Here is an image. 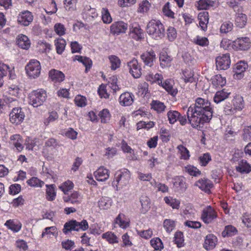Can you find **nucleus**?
Instances as JSON below:
<instances>
[{"label": "nucleus", "mask_w": 251, "mask_h": 251, "mask_svg": "<svg viewBox=\"0 0 251 251\" xmlns=\"http://www.w3.org/2000/svg\"><path fill=\"white\" fill-rule=\"evenodd\" d=\"M151 108L156 111L157 113H163L166 108L163 102L157 100H153L151 103Z\"/></svg>", "instance_id": "obj_31"}, {"label": "nucleus", "mask_w": 251, "mask_h": 251, "mask_svg": "<svg viewBox=\"0 0 251 251\" xmlns=\"http://www.w3.org/2000/svg\"><path fill=\"white\" fill-rule=\"evenodd\" d=\"M17 44L19 47L24 50H27L30 45V43L28 37L23 34L18 35Z\"/></svg>", "instance_id": "obj_25"}, {"label": "nucleus", "mask_w": 251, "mask_h": 251, "mask_svg": "<svg viewBox=\"0 0 251 251\" xmlns=\"http://www.w3.org/2000/svg\"><path fill=\"white\" fill-rule=\"evenodd\" d=\"M47 98V94L43 89L32 92L29 97V103L34 107H37L44 103Z\"/></svg>", "instance_id": "obj_5"}, {"label": "nucleus", "mask_w": 251, "mask_h": 251, "mask_svg": "<svg viewBox=\"0 0 251 251\" xmlns=\"http://www.w3.org/2000/svg\"><path fill=\"white\" fill-rule=\"evenodd\" d=\"M146 31L151 38L155 40L161 39L165 35L164 26L159 21H150L147 25Z\"/></svg>", "instance_id": "obj_2"}, {"label": "nucleus", "mask_w": 251, "mask_h": 251, "mask_svg": "<svg viewBox=\"0 0 251 251\" xmlns=\"http://www.w3.org/2000/svg\"><path fill=\"white\" fill-rule=\"evenodd\" d=\"M99 116L101 119V122L106 123L110 120V114L108 109H104L99 112Z\"/></svg>", "instance_id": "obj_49"}, {"label": "nucleus", "mask_w": 251, "mask_h": 251, "mask_svg": "<svg viewBox=\"0 0 251 251\" xmlns=\"http://www.w3.org/2000/svg\"><path fill=\"white\" fill-rule=\"evenodd\" d=\"M160 83V85L172 96L175 97L177 94V89L174 87V82L172 80L167 79L164 82L161 81Z\"/></svg>", "instance_id": "obj_19"}, {"label": "nucleus", "mask_w": 251, "mask_h": 251, "mask_svg": "<svg viewBox=\"0 0 251 251\" xmlns=\"http://www.w3.org/2000/svg\"><path fill=\"white\" fill-rule=\"evenodd\" d=\"M250 40L248 37L238 38L232 42L231 47L237 50H247L250 47Z\"/></svg>", "instance_id": "obj_8"}, {"label": "nucleus", "mask_w": 251, "mask_h": 251, "mask_svg": "<svg viewBox=\"0 0 251 251\" xmlns=\"http://www.w3.org/2000/svg\"><path fill=\"white\" fill-rule=\"evenodd\" d=\"M129 28L130 35L136 40H139L144 38L143 31L137 23L131 24L129 25Z\"/></svg>", "instance_id": "obj_13"}, {"label": "nucleus", "mask_w": 251, "mask_h": 251, "mask_svg": "<svg viewBox=\"0 0 251 251\" xmlns=\"http://www.w3.org/2000/svg\"><path fill=\"white\" fill-rule=\"evenodd\" d=\"M134 95L128 92H125L121 95L119 98V102L122 106H129L134 100Z\"/></svg>", "instance_id": "obj_18"}, {"label": "nucleus", "mask_w": 251, "mask_h": 251, "mask_svg": "<svg viewBox=\"0 0 251 251\" xmlns=\"http://www.w3.org/2000/svg\"><path fill=\"white\" fill-rule=\"evenodd\" d=\"M216 64L218 69L226 70L230 64L229 54L226 53L222 56H218L216 59Z\"/></svg>", "instance_id": "obj_10"}, {"label": "nucleus", "mask_w": 251, "mask_h": 251, "mask_svg": "<svg viewBox=\"0 0 251 251\" xmlns=\"http://www.w3.org/2000/svg\"><path fill=\"white\" fill-rule=\"evenodd\" d=\"M8 228L13 231L14 232H18L22 227V224L18 221H14L13 220H8L5 224Z\"/></svg>", "instance_id": "obj_33"}, {"label": "nucleus", "mask_w": 251, "mask_h": 251, "mask_svg": "<svg viewBox=\"0 0 251 251\" xmlns=\"http://www.w3.org/2000/svg\"><path fill=\"white\" fill-rule=\"evenodd\" d=\"M235 11H238L235 19V24L240 28H243L246 25L247 21V17L246 14L239 13V7L238 5L235 4L231 5Z\"/></svg>", "instance_id": "obj_14"}, {"label": "nucleus", "mask_w": 251, "mask_h": 251, "mask_svg": "<svg viewBox=\"0 0 251 251\" xmlns=\"http://www.w3.org/2000/svg\"><path fill=\"white\" fill-rule=\"evenodd\" d=\"M74 61L77 60L82 63L86 67L85 70L87 71L88 69H90L92 65V60L88 57H84L80 55H75L73 58Z\"/></svg>", "instance_id": "obj_32"}, {"label": "nucleus", "mask_w": 251, "mask_h": 251, "mask_svg": "<svg viewBox=\"0 0 251 251\" xmlns=\"http://www.w3.org/2000/svg\"><path fill=\"white\" fill-rule=\"evenodd\" d=\"M89 227L88 222L85 220H83L80 222L76 220H71L65 223L63 229L65 234L72 230L79 231L82 230L85 231Z\"/></svg>", "instance_id": "obj_4"}, {"label": "nucleus", "mask_w": 251, "mask_h": 251, "mask_svg": "<svg viewBox=\"0 0 251 251\" xmlns=\"http://www.w3.org/2000/svg\"><path fill=\"white\" fill-rule=\"evenodd\" d=\"M140 57L145 65L151 67L156 59V55L154 51L151 50L144 52Z\"/></svg>", "instance_id": "obj_16"}, {"label": "nucleus", "mask_w": 251, "mask_h": 251, "mask_svg": "<svg viewBox=\"0 0 251 251\" xmlns=\"http://www.w3.org/2000/svg\"><path fill=\"white\" fill-rule=\"evenodd\" d=\"M140 201L141 204L142 212L145 213L150 208V201L149 198L146 196H142Z\"/></svg>", "instance_id": "obj_40"}, {"label": "nucleus", "mask_w": 251, "mask_h": 251, "mask_svg": "<svg viewBox=\"0 0 251 251\" xmlns=\"http://www.w3.org/2000/svg\"><path fill=\"white\" fill-rule=\"evenodd\" d=\"M236 170L242 174L249 173L251 171V167L246 160L243 159L239 162Z\"/></svg>", "instance_id": "obj_28"}, {"label": "nucleus", "mask_w": 251, "mask_h": 251, "mask_svg": "<svg viewBox=\"0 0 251 251\" xmlns=\"http://www.w3.org/2000/svg\"><path fill=\"white\" fill-rule=\"evenodd\" d=\"M125 219L126 216L123 213H120L116 218L115 223L121 227L126 228L129 226V223L125 220Z\"/></svg>", "instance_id": "obj_38"}, {"label": "nucleus", "mask_w": 251, "mask_h": 251, "mask_svg": "<svg viewBox=\"0 0 251 251\" xmlns=\"http://www.w3.org/2000/svg\"><path fill=\"white\" fill-rule=\"evenodd\" d=\"M237 232V230L235 227L229 225L225 227L224 230L222 232V235L224 237L231 236L235 235Z\"/></svg>", "instance_id": "obj_43"}, {"label": "nucleus", "mask_w": 251, "mask_h": 251, "mask_svg": "<svg viewBox=\"0 0 251 251\" xmlns=\"http://www.w3.org/2000/svg\"><path fill=\"white\" fill-rule=\"evenodd\" d=\"M130 178V173L126 169L117 171L115 174V179L112 182L113 186H116L117 190L126 186Z\"/></svg>", "instance_id": "obj_3"}, {"label": "nucleus", "mask_w": 251, "mask_h": 251, "mask_svg": "<svg viewBox=\"0 0 251 251\" xmlns=\"http://www.w3.org/2000/svg\"><path fill=\"white\" fill-rule=\"evenodd\" d=\"M200 164L202 166H206L208 162L211 160V157L209 153H205L199 157Z\"/></svg>", "instance_id": "obj_51"}, {"label": "nucleus", "mask_w": 251, "mask_h": 251, "mask_svg": "<svg viewBox=\"0 0 251 251\" xmlns=\"http://www.w3.org/2000/svg\"><path fill=\"white\" fill-rule=\"evenodd\" d=\"M184 171L190 175L197 176L201 174V172L193 166H187L184 168Z\"/></svg>", "instance_id": "obj_50"}, {"label": "nucleus", "mask_w": 251, "mask_h": 251, "mask_svg": "<svg viewBox=\"0 0 251 251\" xmlns=\"http://www.w3.org/2000/svg\"><path fill=\"white\" fill-rule=\"evenodd\" d=\"M217 239L216 236L212 234H208L205 237L203 247L206 250L213 249L216 246Z\"/></svg>", "instance_id": "obj_20"}, {"label": "nucleus", "mask_w": 251, "mask_h": 251, "mask_svg": "<svg viewBox=\"0 0 251 251\" xmlns=\"http://www.w3.org/2000/svg\"><path fill=\"white\" fill-rule=\"evenodd\" d=\"M231 93L228 90L223 89L217 91L214 97V101L218 103L228 98Z\"/></svg>", "instance_id": "obj_22"}, {"label": "nucleus", "mask_w": 251, "mask_h": 251, "mask_svg": "<svg viewBox=\"0 0 251 251\" xmlns=\"http://www.w3.org/2000/svg\"><path fill=\"white\" fill-rule=\"evenodd\" d=\"M207 12H201L199 13L198 15L200 26L203 31H205L207 29V25L209 20Z\"/></svg>", "instance_id": "obj_27"}, {"label": "nucleus", "mask_w": 251, "mask_h": 251, "mask_svg": "<svg viewBox=\"0 0 251 251\" xmlns=\"http://www.w3.org/2000/svg\"><path fill=\"white\" fill-rule=\"evenodd\" d=\"M212 84L215 86H223L226 83L225 78L223 77L221 75H216L211 79Z\"/></svg>", "instance_id": "obj_41"}, {"label": "nucleus", "mask_w": 251, "mask_h": 251, "mask_svg": "<svg viewBox=\"0 0 251 251\" xmlns=\"http://www.w3.org/2000/svg\"><path fill=\"white\" fill-rule=\"evenodd\" d=\"M27 184L32 187H40L44 184V182L41 181L37 177H32L27 181Z\"/></svg>", "instance_id": "obj_56"}, {"label": "nucleus", "mask_w": 251, "mask_h": 251, "mask_svg": "<svg viewBox=\"0 0 251 251\" xmlns=\"http://www.w3.org/2000/svg\"><path fill=\"white\" fill-rule=\"evenodd\" d=\"M128 25L123 21L113 23L110 26L111 32L113 34H119L125 33L127 29Z\"/></svg>", "instance_id": "obj_12"}, {"label": "nucleus", "mask_w": 251, "mask_h": 251, "mask_svg": "<svg viewBox=\"0 0 251 251\" xmlns=\"http://www.w3.org/2000/svg\"><path fill=\"white\" fill-rule=\"evenodd\" d=\"M112 199L108 197H102L98 201V206L100 209L105 210L109 208L112 205Z\"/></svg>", "instance_id": "obj_29"}, {"label": "nucleus", "mask_w": 251, "mask_h": 251, "mask_svg": "<svg viewBox=\"0 0 251 251\" xmlns=\"http://www.w3.org/2000/svg\"><path fill=\"white\" fill-rule=\"evenodd\" d=\"M167 34L169 40L173 41L176 37V31L174 27L170 26L167 30Z\"/></svg>", "instance_id": "obj_60"}, {"label": "nucleus", "mask_w": 251, "mask_h": 251, "mask_svg": "<svg viewBox=\"0 0 251 251\" xmlns=\"http://www.w3.org/2000/svg\"><path fill=\"white\" fill-rule=\"evenodd\" d=\"M183 78L186 83H192L195 81V79L194 77V73L188 70H185L183 72Z\"/></svg>", "instance_id": "obj_48"}, {"label": "nucleus", "mask_w": 251, "mask_h": 251, "mask_svg": "<svg viewBox=\"0 0 251 251\" xmlns=\"http://www.w3.org/2000/svg\"><path fill=\"white\" fill-rule=\"evenodd\" d=\"M213 111L211 103L201 98H197L194 105H191L187 111L189 123L194 128L201 127L211 119Z\"/></svg>", "instance_id": "obj_1"}, {"label": "nucleus", "mask_w": 251, "mask_h": 251, "mask_svg": "<svg viewBox=\"0 0 251 251\" xmlns=\"http://www.w3.org/2000/svg\"><path fill=\"white\" fill-rule=\"evenodd\" d=\"M233 26V24L231 22H225L221 25L220 31L222 33H226L232 30Z\"/></svg>", "instance_id": "obj_53"}, {"label": "nucleus", "mask_w": 251, "mask_h": 251, "mask_svg": "<svg viewBox=\"0 0 251 251\" xmlns=\"http://www.w3.org/2000/svg\"><path fill=\"white\" fill-rule=\"evenodd\" d=\"M195 185L199 187L202 190L207 192L210 191V189L213 187L212 182L206 178L199 180L196 182Z\"/></svg>", "instance_id": "obj_21"}, {"label": "nucleus", "mask_w": 251, "mask_h": 251, "mask_svg": "<svg viewBox=\"0 0 251 251\" xmlns=\"http://www.w3.org/2000/svg\"><path fill=\"white\" fill-rule=\"evenodd\" d=\"M109 59L111 63L112 70H115L120 67L121 61L118 57L116 55H110L109 56Z\"/></svg>", "instance_id": "obj_45"}, {"label": "nucleus", "mask_w": 251, "mask_h": 251, "mask_svg": "<svg viewBox=\"0 0 251 251\" xmlns=\"http://www.w3.org/2000/svg\"><path fill=\"white\" fill-rule=\"evenodd\" d=\"M102 13V20L104 23L110 24L112 21V18L110 14L106 8H102L101 11Z\"/></svg>", "instance_id": "obj_55"}, {"label": "nucleus", "mask_w": 251, "mask_h": 251, "mask_svg": "<svg viewBox=\"0 0 251 251\" xmlns=\"http://www.w3.org/2000/svg\"><path fill=\"white\" fill-rule=\"evenodd\" d=\"M136 0H118V4L120 7L130 6L134 4Z\"/></svg>", "instance_id": "obj_64"}, {"label": "nucleus", "mask_w": 251, "mask_h": 251, "mask_svg": "<svg viewBox=\"0 0 251 251\" xmlns=\"http://www.w3.org/2000/svg\"><path fill=\"white\" fill-rule=\"evenodd\" d=\"M174 185L178 188V190L181 191H185L187 188V185L183 179L182 178H178L174 183Z\"/></svg>", "instance_id": "obj_58"}, {"label": "nucleus", "mask_w": 251, "mask_h": 251, "mask_svg": "<svg viewBox=\"0 0 251 251\" xmlns=\"http://www.w3.org/2000/svg\"><path fill=\"white\" fill-rule=\"evenodd\" d=\"M193 42L198 45L202 47H206L209 44V41L207 38L197 36L193 39Z\"/></svg>", "instance_id": "obj_46"}, {"label": "nucleus", "mask_w": 251, "mask_h": 251, "mask_svg": "<svg viewBox=\"0 0 251 251\" xmlns=\"http://www.w3.org/2000/svg\"><path fill=\"white\" fill-rule=\"evenodd\" d=\"M163 226L166 231L170 233L175 227V221L171 219H165L163 222Z\"/></svg>", "instance_id": "obj_47"}, {"label": "nucleus", "mask_w": 251, "mask_h": 251, "mask_svg": "<svg viewBox=\"0 0 251 251\" xmlns=\"http://www.w3.org/2000/svg\"><path fill=\"white\" fill-rule=\"evenodd\" d=\"M41 69L40 63L36 59H31L25 67L27 75L31 78L38 77L40 74Z\"/></svg>", "instance_id": "obj_6"}, {"label": "nucleus", "mask_w": 251, "mask_h": 251, "mask_svg": "<svg viewBox=\"0 0 251 251\" xmlns=\"http://www.w3.org/2000/svg\"><path fill=\"white\" fill-rule=\"evenodd\" d=\"M177 149L181 154V158L184 160H187L189 158L190 153L189 151L186 148L182 145L177 146Z\"/></svg>", "instance_id": "obj_54"}, {"label": "nucleus", "mask_w": 251, "mask_h": 251, "mask_svg": "<svg viewBox=\"0 0 251 251\" xmlns=\"http://www.w3.org/2000/svg\"><path fill=\"white\" fill-rule=\"evenodd\" d=\"M247 67V64L240 62L236 64L234 69V77L236 79H240L244 76V72Z\"/></svg>", "instance_id": "obj_24"}, {"label": "nucleus", "mask_w": 251, "mask_h": 251, "mask_svg": "<svg viewBox=\"0 0 251 251\" xmlns=\"http://www.w3.org/2000/svg\"><path fill=\"white\" fill-rule=\"evenodd\" d=\"M49 77L54 82H60L64 80L65 75L61 72L53 69L50 71Z\"/></svg>", "instance_id": "obj_26"}, {"label": "nucleus", "mask_w": 251, "mask_h": 251, "mask_svg": "<svg viewBox=\"0 0 251 251\" xmlns=\"http://www.w3.org/2000/svg\"><path fill=\"white\" fill-rule=\"evenodd\" d=\"M232 105L236 111L242 110L244 105L243 98L242 96L237 95L234 97L232 100Z\"/></svg>", "instance_id": "obj_30"}, {"label": "nucleus", "mask_w": 251, "mask_h": 251, "mask_svg": "<svg viewBox=\"0 0 251 251\" xmlns=\"http://www.w3.org/2000/svg\"><path fill=\"white\" fill-rule=\"evenodd\" d=\"M59 146L58 142L54 138H51L48 139L45 142V147H52L55 149Z\"/></svg>", "instance_id": "obj_63"}, {"label": "nucleus", "mask_w": 251, "mask_h": 251, "mask_svg": "<svg viewBox=\"0 0 251 251\" xmlns=\"http://www.w3.org/2000/svg\"><path fill=\"white\" fill-rule=\"evenodd\" d=\"M94 175L98 181H104L109 177V171L104 167H100L94 172Z\"/></svg>", "instance_id": "obj_17"}, {"label": "nucleus", "mask_w": 251, "mask_h": 251, "mask_svg": "<svg viewBox=\"0 0 251 251\" xmlns=\"http://www.w3.org/2000/svg\"><path fill=\"white\" fill-rule=\"evenodd\" d=\"M33 19V16L31 12L25 11L19 15L17 21L23 25L28 26L32 22Z\"/></svg>", "instance_id": "obj_15"}, {"label": "nucleus", "mask_w": 251, "mask_h": 251, "mask_svg": "<svg viewBox=\"0 0 251 251\" xmlns=\"http://www.w3.org/2000/svg\"><path fill=\"white\" fill-rule=\"evenodd\" d=\"M106 86L101 84L100 86L98 92L101 98L107 99L109 98V95L108 94L106 89Z\"/></svg>", "instance_id": "obj_62"}, {"label": "nucleus", "mask_w": 251, "mask_h": 251, "mask_svg": "<svg viewBox=\"0 0 251 251\" xmlns=\"http://www.w3.org/2000/svg\"><path fill=\"white\" fill-rule=\"evenodd\" d=\"M165 202L173 209H178L179 208L180 201L171 197H165L164 198Z\"/></svg>", "instance_id": "obj_34"}, {"label": "nucleus", "mask_w": 251, "mask_h": 251, "mask_svg": "<svg viewBox=\"0 0 251 251\" xmlns=\"http://www.w3.org/2000/svg\"><path fill=\"white\" fill-rule=\"evenodd\" d=\"M159 60L161 66L163 68L169 65L172 61V58L166 52H163L160 55Z\"/></svg>", "instance_id": "obj_39"}, {"label": "nucleus", "mask_w": 251, "mask_h": 251, "mask_svg": "<svg viewBox=\"0 0 251 251\" xmlns=\"http://www.w3.org/2000/svg\"><path fill=\"white\" fill-rule=\"evenodd\" d=\"M55 45L56 46L57 53L61 54L65 49L66 41L62 38L58 39L55 41Z\"/></svg>", "instance_id": "obj_44"}, {"label": "nucleus", "mask_w": 251, "mask_h": 251, "mask_svg": "<svg viewBox=\"0 0 251 251\" xmlns=\"http://www.w3.org/2000/svg\"><path fill=\"white\" fill-rule=\"evenodd\" d=\"M129 73L133 77L139 78L141 75V68L137 59L134 58L127 63Z\"/></svg>", "instance_id": "obj_11"}, {"label": "nucleus", "mask_w": 251, "mask_h": 251, "mask_svg": "<svg viewBox=\"0 0 251 251\" xmlns=\"http://www.w3.org/2000/svg\"><path fill=\"white\" fill-rule=\"evenodd\" d=\"M151 7L150 3L147 0H143L140 4L138 12L140 13L147 12Z\"/></svg>", "instance_id": "obj_57"}, {"label": "nucleus", "mask_w": 251, "mask_h": 251, "mask_svg": "<svg viewBox=\"0 0 251 251\" xmlns=\"http://www.w3.org/2000/svg\"><path fill=\"white\" fill-rule=\"evenodd\" d=\"M73 187L74 184L72 182L68 180L64 182L59 188L65 194H67V192L71 190Z\"/></svg>", "instance_id": "obj_61"}, {"label": "nucleus", "mask_w": 251, "mask_h": 251, "mask_svg": "<svg viewBox=\"0 0 251 251\" xmlns=\"http://www.w3.org/2000/svg\"><path fill=\"white\" fill-rule=\"evenodd\" d=\"M213 1L210 0H200L198 2V7L200 9H206L212 6Z\"/></svg>", "instance_id": "obj_59"}, {"label": "nucleus", "mask_w": 251, "mask_h": 251, "mask_svg": "<svg viewBox=\"0 0 251 251\" xmlns=\"http://www.w3.org/2000/svg\"><path fill=\"white\" fill-rule=\"evenodd\" d=\"M150 243L151 246L155 250H161L163 248V243L159 238L151 239Z\"/></svg>", "instance_id": "obj_52"}, {"label": "nucleus", "mask_w": 251, "mask_h": 251, "mask_svg": "<svg viewBox=\"0 0 251 251\" xmlns=\"http://www.w3.org/2000/svg\"><path fill=\"white\" fill-rule=\"evenodd\" d=\"M102 237L105 239L109 243H118V237L111 232H107L102 235Z\"/></svg>", "instance_id": "obj_42"}, {"label": "nucleus", "mask_w": 251, "mask_h": 251, "mask_svg": "<svg viewBox=\"0 0 251 251\" xmlns=\"http://www.w3.org/2000/svg\"><path fill=\"white\" fill-rule=\"evenodd\" d=\"M180 116V113L176 110H170L167 113L168 119L171 124H175Z\"/></svg>", "instance_id": "obj_35"}, {"label": "nucleus", "mask_w": 251, "mask_h": 251, "mask_svg": "<svg viewBox=\"0 0 251 251\" xmlns=\"http://www.w3.org/2000/svg\"><path fill=\"white\" fill-rule=\"evenodd\" d=\"M47 199L48 200L52 201L55 199L56 194L55 192V185L54 184L48 185H47Z\"/></svg>", "instance_id": "obj_37"}, {"label": "nucleus", "mask_w": 251, "mask_h": 251, "mask_svg": "<svg viewBox=\"0 0 251 251\" xmlns=\"http://www.w3.org/2000/svg\"><path fill=\"white\" fill-rule=\"evenodd\" d=\"M25 117V112L21 107L13 108L9 114L10 121L11 123L16 125L22 122Z\"/></svg>", "instance_id": "obj_7"}, {"label": "nucleus", "mask_w": 251, "mask_h": 251, "mask_svg": "<svg viewBox=\"0 0 251 251\" xmlns=\"http://www.w3.org/2000/svg\"><path fill=\"white\" fill-rule=\"evenodd\" d=\"M23 142V140L19 134H15L10 137V144L14 146L18 151H21L24 148Z\"/></svg>", "instance_id": "obj_23"}, {"label": "nucleus", "mask_w": 251, "mask_h": 251, "mask_svg": "<svg viewBox=\"0 0 251 251\" xmlns=\"http://www.w3.org/2000/svg\"><path fill=\"white\" fill-rule=\"evenodd\" d=\"M217 217V213L210 206L204 209L201 214V219L206 224L211 223Z\"/></svg>", "instance_id": "obj_9"}, {"label": "nucleus", "mask_w": 251, "mask_h": 251, "mask_svg": "<svg viewBox=\"0 0 251 251\" xmlns=\"http://www.w3.org/2000/svg\"><path fill=\"white\" fill-rule=\"evenodd\" d=\"M184 241L183 233L180 231L176 232L175 234L174 242L177 245V247L180 248L184 246Z\"/></svg>", "instance_id": "obj_36"}]
</instances>
